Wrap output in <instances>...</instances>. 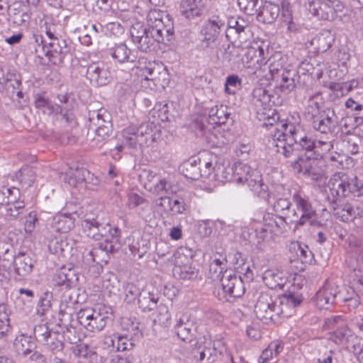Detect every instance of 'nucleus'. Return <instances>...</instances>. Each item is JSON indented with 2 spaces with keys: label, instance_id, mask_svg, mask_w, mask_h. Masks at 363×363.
<instances>
[{
  "label": "nucleus",
  "instance_id": "60",
  "mask_svg": "<svg viewBox=\"0 0 363 363\" xmlns=\"http://www.w3.org/2000/svg\"><path fill=\"white\" fill-rule=\"evenodd\" d=\"M25 209L24 202H17L13 204L6 205V216L9 220L16 219Z\"/></svg>",
  "mask_w": 363,
  "mask_h": 363
},
{
  "label": "nucleus",
  "instance_id": "41",
  "mask_svg": "<svg viewBox=\"0 0 363 363\" xmlns=\"http://www.w3.org/2000/svg\"><path fill=\"white\" fill-rule=\"evenodd\" d=\"M308 11L319 19H328L329 12L332 9L327 3L321 2L320 0H314L309 4Z\"/></svg>",
  "mask_w": 363,
  "mask_h": 363
},
{
  "label": "nucleus",
  "instance_id": "33",
  "mask_svg": "<svg viewBox=\"0 0 363 363\" xmlns=\"http://www.w3.org/2000/svg\"><path fill=\"white\" fill-rule=\"evenodd\" d=\"M230 116L228 108L224 105H216L208 111V121L211 124L223 125L227 123Z\"/></svg>",
  "mask_w": 363,
  "mask_h": 363
},
{
  "label": "nucleus",
  "instance_id": "42",
  "mask_svg": "<svg viewBox=\"0 0 363 363\" xmlns=\"http://www.w3.org/2000/svg\"><path fill=\"white\" fill-rule=\"evenodd\" d=\"M122 135L123 141L132 148H135L137 145H142L145 141L142 136L138 134L135 127H128L123 130Z\"/></svg>",
  "mask_w": 363,
  "mask_h": 363
},
{
  "label": "nucleus",
  "instance_id": "29",
  "mask_svg": "<svg viewBox=\"0 0 363 363\" xmlns=\"http://www.w3.org/2000/svg\"><path fill=\"white\" fill-rule=\"evenodd\" d=\"M263 281L271 289H284L287 279L282 272L277 269H268L264 272Z\"/></svg>",
  "mask_w": 363,
  "mask_h": 363
},
{
  "label": "nucleus",
  "instance_id": "3",
  "mask_svg": "<svg viewBox=\"0 0 363 363\" xmlns=\"http://www.w3.org/2000/svg\"><path fill=\"white\" fill-rule=\"evenodd\" d=\"M325 191L329 203L341 202L350 195L360 197L363 195V182L355 175L336 172L329 179Z\"/></svg>",
  "mask_w": 363,
  "mask_h": 363
},
{
  "label": "nucleus",
  "instance_id": "1",
  "mask_svg": "<svg viewBox=\"0 0 363 363\" xmlns=\"http://www.w3.org/2000/svg\"><path fill=\"white\" fill-rule=\"evenodd\" d=\"M302 301V295L292 290L274 297L267 293H262L255 306V313L257 318L268 323L276 321L281 315L291 316L294 309Z\"/></svg>",
  "mask_w": 363,
  "mask_h": 363
},
{
  "label": "nucleus",
  "instance_id": "57",
  "mask_svg": "<svg viewBox=\"0 0 363 363\" xmlns=\"http://www.w3.org/2000/svg\"><path fill=\"white\" fill-rule=\"evenodd\" d=\"M217 179L221 182H235L234 165L218 168L216 174Z\"/></svg>",
  "mask_w": 363,
  "mask_h": 363
},
{
  "label": "nucleus",
  "instance_id": "52",
  "mask_svg": "<svg viewBox=\"0 0 363 363\" xmlns=\"http://www.w3.org/2000/svg\"><path fill=\"white\" fill-rule=\"evenodd\" d=\"M279 57V55H278ZM281 57L277 59V56L270 57L268 60L269 69L272 76V79L274 81H279V77L283 74L284 71H288V69H284L281 62Z\"/></svg>",
  "mask_w": 363,
  "mask_h": 363
},
{
  "label": "nucleus",
  "instance_id": "13",
  "mask_svg": "<svg viewBox=\"0 0 363 363\" xmlns=\"http://www.w3.org/2000/svg\"><path fill=\"white\" fill-rule=\"evenodd\" d=\"M42 51L52 64L58 65L63 62L69 48L66 40L60 38L50 41L48 45H43Z\"/></svg>",
  "mask_w": 363,
  "mask_h": 363
},
{
  "label": "nucleus",
  "instance_id": "62",
  "mask_svg": "<svg viewBox=\"0 0 363 363\" xmlns=\"http://www.w3.org/2000/svg\"><path fill=\"white\" fill-rule=\"evenodd\" d=\"M96 137L94 138L93 142L96 146L100 147L103 145V141L106 140L111 133V125H104V128H99L94 130Z\"/></svg>",
  "mask_w": 363,
  "mask_h": 363
},
{
  "label": "nucleus",
  "instance_id": "7",
  "mask_svg": "<svg viewBox=\"0 0 363 363\" xmlns=\"http://www.w3.org/2000/svg\"><path fill=\"white\" fill-rule=\"evenodd\" d=\"M76 316L78 323L86 330L92 333L101 331L110 320L107 311L101 312L100 309L91 308L79 310Z\"/></svg>",
  "mask_w": 363,
  "mask_h": 363
},
{
  "label": "nucleus",
  "instance_id": "9",
  "mask_svg": "<svg viewBox=\"0 0 363 363\" xmlns=\"http://www.w3.org/2000/svg\"><path fill=\"white\" fill-rule=\"evenodd\" d=\"M221 286L226 301L241 297L245 291L243 281L240 276L231 270H225L220 278Z\"/></svg>",
  "mask_w": 363,
  "mask_h": 363
},
{
  "label": "nucleus",
  "instance_id": "16",
  "mask_svg": "<svg viewBox=\"0 0 363 363\" xmlns=\"http://www.w3.org/2000/svg\"><path fill=\"white\" fill-rule=\"evenodd\" d=\"M206 1L207 0H181L179 13L186 20L195 21L206 12Z\"/></svg>",
  "mask_w": 363,
  "mask_h": 363
},
{
  "label": "nucleus",
  "instance_id": "8",
  "mask_svg": "<svg viewBox=\"0 0 363 363\" xmlns=\"http://www.w3.org/2000/svg\"><path fill=\"white\" fill-rule=\"evenodd\" d=\"M293 200L298 212L295 210L293 211L290 223H295V228H298L306 225V220L316 216V211L312 206L309 199L301 193L294 194Z\"/></svg>",
  "mask_w": 363,
  "mask_h": 363
},
{
  "label": "nucleus",
  "instance_id": "30",
  "mask_svg": "<svg viewBox=\"0 0 363 363\" xmlns=\"http://www.w3.org/2000/svg\"><path fill=\"white\" fill-rule=\"evenodd\" d=\"M298 77L296 72L294 69L284 71L279 77V80L276 81L277 93L279 90L286 94L291 92L296 87V80Z\"/></svg>",
  "mask_w": 363,
  "mask_h": 363
},
{
  "label": "nucleus",
  "instance_id": "23",
  "mask_svg": "<svg viewBox=\"0 0 363 363\" xmlns=\"http://www.w3.org/2000/svg\"><path fill=\"white\" fill-rule=\"evenodd\" d=\"M262 115H257V118L259 121H263L262 125L264 127H272L274 128V130L277 131L275 132V134L274 135V137L277 138L278 142L277 143H279V139L278 137L279 135L281 134V128L280 126V124H284L286 123L284 121L279 122V115L276 111L275 109H273L272 108H269L267 111H264L261 112Z\"/></svg>",
  "mask_w": 363,
  "mask_h": 363
},
{
  "label": "nucleus",
  "instance_id": "46",
  "mask_svg": "<svg viewBox=\"0 0 363 363\" xmlns=\"http://www.w3.org/2000/svg\"><path fill=\"white\" fill-rule=\"evenodd\" d=\"M280 13L279 5L267 2L265 5L259 11L258 15L263 16L264 20L268 23H272L277 18Z\"/></svg>",
  "mask_w": 363,
  "mask_h": 363
},
{
  "label": "nucleus",
  "instance_id": "12",
  "mask_svg": "<svg viewBox=\"0 0 363 363\" xmlns=\"http://www.w3.org/2000/svg\"><path fill=\"white\" fill-rule=\"evenodd\" d=\"M250 104L256 114L271 108L272 105L279 104V96L271 94L268 90L262 86L255 87L252 92Z\"/></svg>",
  "mask_w": 363,
  "mask_h": 363
},
{
  "label": "nucleus",
  "instance_id": "24",
  "mask_svg": "<svg viewBox=\"0 0 363 363\" xmlns=\"http://www.w3.org/2000/svg\"><path fill=\"white\" fill-rule=\"evenodd\" d=\"M35 262L30 253L19 252L14 260L15 272L20 277H26L33 271Z\"/></svg>",
  "mask_w": 363,
  "mask_h": 363
},
{
  "label": "nucleus",
  "instance_id": "4",
  "mask_svg": "<svg viewBox=\"0 0 363 363\" xmlns=\"http://www.w3.org/2000/svg\"><path fill=\"white\" fill-rule=\"evenodd\" d=\"M58 99L62 105H53L45 96L38 94L35 96V104L38 108H47L49 111V114H60L65 123L71 127L74 126L77 122L73 113L74 104L73 100L67 95H59Z\"/></svg>",
  "mask_w": 363,
  "mask_h": 363
},
{
  "label": "nucleus",
  "instance_id": "27",
  "mask_svg": "<svg viewBox=\"0 0 363 363\" xmlns=\"http://www.w3.org/2000/svg\"><path fill=\"white\" fill-rule=\"evenodd\" d=\"M0 84L4 85L5 89L11 94V97L16 94L18 99L23 97L21 89V77L20 74L14 72H8L3 77Z\"/></svg>",
  "mask_w": 363,
  "mask_h": 363
},
{
  "label": "nucleus",
  "instance_id": "59",
  "mask_svg": "<svg viewBox=\"0 0 363 363\" xmlns=\"http://www.w3.org/2000/svg\"><path fill=\"white\" fill-rule=\"evenodd\" d=\"M54 333L49 329L46 324H39L33 328L35 340L42 344Z\"/></svg>",
  "mask_w": 363,
  "mask_h": 363
},
{
  "label": "nucleus",
  "instance_id": "10",
  "mask_svg": "<svg viewBox=\"0 0 363 363\" xmlns=\"http://www.w3.org/2000/svg\"><path fill=\"white\" fill-rule=\"evenodd\" d=\"M173 330L182 341L191 342L196 335L197 325L190 314L178 313L175 317Z\"/></svg>",
  "mask_w": 363,
  "mask_h": 363
},
{
  "label": "nucleus",
  "instance_id": "64",
  "mask_svg": "<svg viewBox=\"0 0 363 363\" xmlns=\"http://www.w3.org/2000/svg\"><path fill=\"white\" fill-rule=\"evenodd\" d=\"M136 45L140 50L147 52L150 51L152 49H154L155 43L152 39L150 33L147 30V33L139 40Z\"/></svg>",
  "mask_w": 363,
  "mask_h": 363
},
{
  "label": "nucleus",
  "instance_id": "50",
  "mask_svg": "<svg viewBox=\"0 0 363 363\" xmlns=\"http://www.w3.org/2000/svg\"><path fill=\"white\" fill-rule=\"evenodd\" d=\"M280 12L282 20L288 25L290 31L296 30V25L293 21L292 11L290 3L287 0H283L281 3Z\"/></svg>",
  "mask_w": 363,
  "mask_h": 363
},
{
  "label": "nucleus",
  "instance_id": "36",
  "mask_svg": "<svg viewBox=\"0 0 363 363\" xmlns=\"http://www.w3.org/2000/svg\"><path fill=\"white\" fill-rule=\"evenodd\" d=\"M159 301V294L147 289H143L138 298L139 307L144 311H150L157 307Z\"/></svg>",
  "mask_w": 363,
  "mask_h": 363
},
{
  "label": "nucleus",
  "instance_id": "25",
  "mask_svg": "<svg viewBox=\"0 0 363 363\" xmlns=\"http://www.w3.org/2000/svg\"><path fill=\"white\" fill-rule=\"evenodd\" d=\"M335 42V34L329 30H323L311 40V45L317 52H325Z\"/></svg>",
  "mask_w": 363,
  "mask_h": 363
},
{
  "label": "nucleus",
  "instance_id": "34",
  "mask_svg": "<svg viewBox=\"0 0 363 363\" xmlns=\"http://www.w3.org/2000/svg\"><path fill=\"white\" fill-rule=\"evenodd\" d=\"M104 242L100 243V247L105 250V252L114 253L121 247V243L120 242L121 232L118 228H112L111 230L106 236Z\"/></svg>",
  "mask_w": 363,
  "mask_h": 363
},
{
  "label": "nucleus",
  "instance_id": "14",
  "mask_svg": "<svg viewBox=\"0 0 363 363\" xmlns=\"http://www.w3.org/2000/svg\"><path fill=\"white\" fill-rule=\"evenodd\" d=\"M130 320H127L126 333L118 335L116 337L117 350L118 351L130 350L135 345L136 342L143 336L141 330L139 329V323L131 321L129 325Z\"/></svg>",
  "mask_w": 363,
  "mask_h": 363
},
{
  "label": "nucleus",
  "instance_id": "31",
  "mask_svg": "<svg viewBox=\"0 0 363 363\" xmlns=\"http://www.w3.org/2000/svg\"><path fill=\"white\" fill-rule=\"evenodd\" d=\"M138 63L140 68L143 71L145 79L147 80H156L158 74L166 71V68L162 64L157 63L155 61L147 62L145 58H140Z\"/></svg>",
  "mask_w": 363,
  "mask_h": 363
},
{
  "label": "nucleus",
  "instance_id": "5",
  "mask_svg": "<svg viewBox=\"0 0 363 363\" xmlns=\"http://www.w3.org/2000/svg\"><path fill=\"white\" fill-rule=\"evenodd\" d=\"M234 171L236 183L246 184L258 196L265 197L267 186L262 183L259 172L240 162L234 164Z\"/></svg>",
  "mask_w": 363,
  "mask_h": 363
},
{
  "label": "nucleus",
  "instance_id": "61",
  "mask_svg": "<svg viewBox=\"0 0 363 363\" xmlns=\"http://www.w3.org/2000/svg\"><path fill=\"white\" fill-rule=\"evenodd\" d=\"M147 30H149V28L140 23H134L130 29V33L133 43L136 44L147 33Z\"/></svg>",
  "mask_w": 363,
  "mask_h": 363
},
{
  "label": "nucleus",
  "instance_id": "49",
  "mask_svg": "<svg viewBox=\"0 0 363 363\" xmlns=\"http://www.w3.org/2000/svg\"><path fill=\"white\" fill-rule=\"evenodd\" d=\"M291 249L296 251L298 259L302 263L311 264L313 261V254L307 245L302 246L300 243L292 244Z\"/></svg>",
  "mask_w": 363,
  "mask_h": 363
},
{
  "label": "nucleus",
  "instance_id": "45",
  "mask_svg": "<svg viewBox=\"0 0 363 363\" xmlns=\"http://www.w3.org/2000/svg\"><path fill=\"white\" fill-rule=\"evenodd\" d=\"M205 22L222 31L226 27L227 16L218 10L210 11Z\"/></svg>",
  "mask_w": 363,
  "mask_h": 363
},
{
  "label": "nucleus",
  "instance_id": "32",
  "mask_svg": "<svg viewBox=\"0 0 363 363\" xmlns=\"http://www.w3.org/2000/svg\"><path fill=\"white\" fill-rule=\"evenodd\" d=\"M23 347H24V342L28 344V347L26 349H22L21 353L26 357H28V359L30 363H48V359L42 352L35 350V342L30 340V338L23 336L21 338Z\"/></svg>",
  "mask_w": 363,
  "mask_h": 363
},
{
  "label": "nucleus",
  "instance_id": "47",
  "mask_svg": "<svg viewBox=\"0 0 363 363\" xmlns=\"http://www.w3.org/2000/svg\"><path fill=\"white\" fill-rule=\"evenodd\" d=\"M227 30H226V38H229L230 34H232L235 31L239 35L242 33L245 32L247 23L245 20L242 18L231 17L227 19Z\"/></svg>",
  "mask_w": 363,
  "mask_h": 363
},
{
  "label": "nucleus",
  "instance_id": "55",
  "mask_svg": "<svg viewBox=\"0 0 363 363\" xmlns=\"http://www.w3.org/2000/svg\"><path fill=\"white\" fill-rule=\"evenodd\" d=\"M154 321L164 327H167L170 325L171 315L166 305H159L157 308V315Z\"/></svg>",
  "mask_w": 363,
  "mask_h": 363
},
{
  "label": "nucleus",
  "instance_id": "19",
  "mask_svg": "<svg viewBox=\"0 0 363 363\" xmlns=\"http://www.w3.org/2000/svg\"><path fill=\"white\" fill-rule=\"evenodd\" d=\"M155 14L159 13H152L149 15L148 28L150 35L152 37L155 43H164L165 38L167 41L171 40V35L172 33L170 29L166 28L164 24L160 18L155 16Z\"/></svg>",
  "mask_w": 363,
  "mask_h": 363
},
{
  "label": "nucleus",
  "instance_id": "53",
  "mask_svg": "<svg viewBox=\"0 0 363 363\" xmlns=\"http://www.w3.org/2000/svg\"><path fill=\"white\" fill-rule=\"evenodd\" d=\"M16 177L21 184L29 187L35 182V172L31 167H23L16 174Z\"/></svg>",
  "mask_w": 363,
  "mask_h": 363
},
{
  "label": "nucleus",
  "instance_id": "43",
  "mask_svg": "<svg viewBox=\"0 0 363 363\" xmlns=\"http://www.w3.org/2000/svg\"><path fill=\"white\" fill-rule=\"evenodd\" d=\"M275 201L273 204L274 210L280 213L282 215L280 216V218L284 220L285 222L289 220L290 222V219L292 218V215H290V206L291 205V202L287 198H274Z\"/></svg>",
  "mask_w": 363,
  "mask_h": 363
},
{
  "label": "nucleus",
  "instance_id": "40",
  "mask_svg": "<svg viewBox=\"0 0 363 363\" xmlns=\"http://www.w3.org/2000/svg\"><path fill=\"white\" fill-rule=\"evenodd\" d=\"M74 353L80 357L86 359L89 363H104V357L86 345H77Z\"/></svg>",
  "mask_w": 363,
  "mask_h": 363
},
{
  "label": "nucleus",
  "instance_id": "48",
  "mask_svg": "<svg viewBox=\"0 0 363 363\" xmlns=\"http://www.w3.org/2000/svg\"><path fill=\"white\" fill-rule=\"evenodd\" d=\"M62 336L55 332L43 344L53 354L62 352L64 349Z\"/></svg>",
  "mask_w": 363,
  "mask_h": 363
},
{
  "label": "nucleus",
  "instance_id": "22",
  "mask_svg": "<svg viewBox=\"0 0 363 363\" xmlns=\"http://www.w3.org/2000/svg\"><path fill=\"white\" fill-rule=\"evenodd\" d=\"M336 287L325 286L320 289L315 295V302L319 309H328L337 298Z\"/></svg>",
  "mask_w": 363,
  "mask_h": 363
},
{
  "label": "nucleus",
  "instance_id": "26",
  "mask_svg": "<svg viewBox=\"0 0 363 363\" xmlns=\"http://www.w3.org/2000/svg\"><path fill=\"white\" fill-rule=\"evenodd\" d=\"M108 53L119 63L134 62L137 57L125 43L116 44L108 50Z\"/></svg>",
  "mask_w": 363,
  "mask_h": 363
},
{
  "label": "nucleus",
  "instance_id": "28",
  "mask_svg": "<svg viewBox=\"0 0 363 363\" xmlns=\"http://www.w3.org/2000/svg\"><path fill=\"white\" fill-rule=\"evenodd\" d=\"M180 171L187 179L197 180L202 177L201 160L200 158L191 157L180 166Z\"/></svg>",
  "mask_w": 363,
  "mask_h": 363
},
{
  "label": "nucleus",
  "instance_id": "21",
  "mask_svg": "<svg viewBox=\"0 0 363 363\" xmlns=\"http://www.w3.org/2000/svg\"><path fill=\"white\" fill-rule=\"evenodd\" d=\"M74 223L75 218L70 214L58 213L52 218L49 230L50 233H67L74 228Z\"/></svg>",
  "mask_w": 363,
  "mask_h": 363
},
{
  "label": "nucleus",
  "instance_id": "20",
  "mask_svg": "<svg viewBox=\"0 0 363 363\" xmlns=\"http://www.w3.org/2000/svg\"><path fill=\"white\" fill-rule=\"evenodd\" d=\"M341 202L329 203L333 209V215L336 218L342 222H350L358 217L363 216V210L359 208H354L348 203L340 204Z\"/></svg>",
  "mask_w": 363,
  "mask_h": 363
},
{
  "label": "nucleus",
  "instance_id": "6",
  "mask_svg": "<svg viewBox=\"0 0 363 363\" xmlns=\"http://www.w3.org/2000/svg\"><path fill=\"white\" fill-rule=\"evenodd\" d=\"M306 121L314 130L325 135H333L338 126V118L330 107L321 109L320 112L311 113Z\"/></svg>",
  "mask_w": 363,
  "mask_h": 363
},
{
  "label": "nucleus",
  "instance_id": "39",
  "mask_svg": "<svg viewBox=\"0 0 363 363\" xmlns=\"http://www.w3.org/2000/svg\"><path fill=\"white\" fill-rule=\"evenodd\" d=\"M186 263L181 264L178 259L176 260L173 269L174 275L181 279H193L197 277V270L191 266L188 258H185Z\"/></svg>",
  "mask_w": 363,
  "mask_h": 363
},
{
  "label": "nucleus",
  "instance_id": "51",
  "mask_svg": "<svg viewBox=\"0 0 363 363\" xmlns=\"http://www.w3.org/2000/svg\"><path fill=\"white\" fill-rule=\"evenodd\" d=\"M262 4V0H238L240 9L247 15L259 13Z\"/></svg>",
  "mask_w": 363,
  "mask_h": 363
},
{
  "label": "nucleus",
  "instance_id": "18",
  "mask_svg": "<svg viewBox=\"0 0 363 363\" xmlns=\"http://www.w3.org/2000/svg\"><path fill=\"white\" fill-rule=\"evenodd\" d=\"M86 77L95 86L106 85L111 78L110 72L102 62H93L89 65Z\"/></svg>",
  "mask_w": 363,
  "mask_h": 363
},
{
  "label": "nucleus",
  "instance_id": "2",
  "mask_svg": "<svg viewBox=\"0 0 363 363\" xmlns=\"http://www.w3.org/2000/svg\"><path fill=\"white\" fill-rule=\"evenodd\" d=\"M281 134L279 135V143L274 145L275 151L286 158L303 156L306 159L314 157L316 140L308 138L298 125L294 123L280 124Z\"/></svg>",
  "mask_w": 363,
  "mask_h": 363
},
{
  "label": "nucleus",
  "instance_id": "38",
  "mask_svg": "<svg viewBox=\"0 0 363 363\" xmlns=\"http://www.w3.org/2000/svg\"><path fill=\"white\" fill-rule=\"evenodd\" d=\"M77 278L71 269H62L57 272L53 278L55 286H62L65 289H69L76 282Z\"/></svg>",
  "mask_w": 363,
  "mask_h": 363
},
{
  "label": "nucleus",
  "instance_id": "58",
  "mask_svg": "<svg viewBox=\"0 0 363 363\" xmlns=\"http://www.w3.org/2000/svg\"><path fill=\"white\" fill-rule=\"evenodd\" d=\"M242 85V79L238 75L231 74L226 77L225 91L228 94H235Z\"/></svg>",
  "mask_w": 363,
  "mask_h": 363
},
{
  "label": "nucleus",
  "instance_id": "54",
  "mask_svg": "<svg viewBox=\"0 0 363 363\" xmlns=\"http://www.w3.org/2000/svg\"><path fill=\"white\" fill-rule=\"evenodd\" d=\"M53 295L50 291H45L40 298L38 302V313L44 315L51 308Z\"/></svg>",
  "mask_w": 363,
  "mask_h": 363
},
{
  "label": "nucleus",
  "instance_id": "37",
  "mask_svg": "<svg viewBox=\"0 0 363 363\" xmlns=\"http://www.w3.org/2000/svg\"><path fill=\"white\" fill-rule=\"evenodd\" d=\"M221 32L222 31L204 21L201 27L199 33L200 35L202 37V46L203 48H208L211 44L217 40Z\"/></svg>",
  "mask_w": 363,
  "mask_h": 363
},
{
  "label": "nucleus",
  "instance_id": "15",
  "mask_svg": "<svg viewBox=\"0 0 363 363\" xmlns=\"http://www.w3.org/2000/svg\"><path fill=\"white\" fill-rule=\"evenodd\" d=\"M82 226L86 236L96 240H99L107 236L111 230V225L98 216L93 218H86L83 220Z\"/></svg>",
  "mask_w": 363,
  "mask_h": 363
},
{
  "label": "nucleus",
  "instance_id": "35",
  "mask_svg": "<svg viewBox=\"0 0 363 363\" xmlns=\"http://www.w3.org/2000/svg\"><path fill=\"white\" fill-rule=\"evenodd\" d=\"M89 130L104 128V125H111V115L105 109L93 111L89 113Z\"/></svg>",
  "mask_w": 363,
  "mask_h": 363
},
{
  "label": "nucleus",
  "instance_id": "11",
  "mask_svg": "<svg viewBox=\"0 0 363 363\" xmlns=\"http://www.w3.org/2000/svg\"><path fill=\"white\" fill-rule=\"evenodd\" d=\"M316 158L306 159L303 156H298L295 160L291 162V167L296 173H302L305 177L313 181L321 180L323 172L318 165Z\"/></svg>",
  "mask_w": 363,
  "mask_h": 363
},
{
  "label": "nucleus",
  "instance_id": "63",
  "mask_svg": "<svg viewBox=\"0 0 363 363\" xmlns=\"http://www.w3.org/2000/svg\"><path fill=\"white\" fill-rule=\"evenodd\" d=\"M94 11L97 14L105 17L111 16L113 13L108 0H96Z\"/></svg>",
  "mask_w": 363,
  "mask_h": 363
},
{
  "label": "nucleus",
  "instance_id": "17",
  "mask_svg": "<svg viewBox=\"0 0 363 363\" xmlns=\"http://www.w3.org/2000/svg\"><path fill=\"white\" fill-rule=\"evenodd\" d=\"M145 188L152 194L162 196L173 195L177 192V186L165 179H160L155 175L149 174Z\"/></svg>",
  "mask_w": 363,
  "mask_h": 363
},
{
  "label": "nucleus",
  "instance_id": "56",
  "mask_svg": "<svg viewBox=\"0 0 363 363\" xmlns=\"http://www.w3.org/2000/svg\"><path fill=\"white\" fill-rule=\"evenodd\" d=\"M333 148V143L330 140H316L315 148L314 150V157L316 159L323 158Z\"/></svg>",
  "mask_w": 363,
  "mask_h": 363
},
{
  "label": "nucleus",
  "instance_id": "44",
  "mask_svg": "<svg viewBox=\"0 0 363 363\" xmlns=\"http://www.w3.org/2000/svg\"><path fill=\"white\" fill-rule=\"evenodd\" d=\"M352 336V330L345 323L341 325L340 327L335 329L330 336V340L333 341L335 344H342L348 342L350 337Z\"/></svg>",
  "mask_w": 363,
  "mask_h": 363
}]
</instances>
